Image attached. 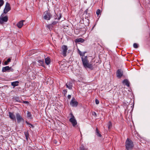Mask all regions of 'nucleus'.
Returning <instances> with one entry per match:
<instances>
[{
  "instance_id": "nucleus-34",
  "label": "nucleus",
  "mask_w": 150,
  "mask_h": 150,
  "mask_svg": "<svg viewBox=\"0 0 150 150\" xmlns=\"http://www.w3.org/2000/svg\"><path fill=\"white\" fill-rule=\"evenodd\" d=\"M71 95H68V98L69 99H70L71 98Z\"/></svg>"
},
{
  "instance_id": "nucleus-32",
  "label": "nucleus",
  "mask_w": 150,
  "mask_h": 150,
  "mask_svg": "<svg viewBox=\"0 0 150 150\" xmlns=\"http://www.w3.org/2000/svg\"><path fill=\"white\" fill-rule=\"evenodd\" d=\"M72 125L74 127H75L77 125V122H71Z\"/></svg>"
},
{
  "instance_id": "nucleus-25",
  "label": "nucleus",
  "mask_w": 150,
  "mask_h": 150,
  "mask_svg": "<svg viewBox=\"0 0 150 150\" xmlns=\"http://www.w3.org/2000/svg\"><path fill=\"white\" fill-rule=\"evenodd\" d=\"M80 150H87V149L85 148L84 146H82L80 147Z\"/></svg>"
},
{
  "instance_id": "nucleus-9",
  "label": "nucleus",
  "mask_w": 150,
  "mask_h": 150,
  "mask_svg": "<svg viewBox=\"0 0 150 150\" xmlns=\"http://www.w3.org/2000/svg\"><path fill=\"white\" fill-rule=\"evenodd\" d=\"M16 117L18 121L20 122L23 120V118L20 113H17L16 114Z\"/></svg>"
},
{
  "instance_id": "nucleus-16",
  "label": "nucleus",
  "mask_w": 150,
  "mask_h": 150,
  "mask_svg": "<svg viewBox=\"0 0 150 150\" xmlns=\"http://www.w3.org/2000/svg\"><path fill=\"white\" fill-rule=\"evenodd\" d=\"M84 40L82 38H79L78 39H76L75 40V42H84Z\"/></svg>"
},
{
  "instance_id": "nucleus-29",
  "label": "nucleus",
  "mask_w": 150,
  "mask_h": 150,
  "mask_svg": "<svg viewBox=\"0 0 150 150\" xmlns=\"http://www.w3.org/2000/svg\"><path fill=\"white\" fill-rule=\"evenodd\" d=\"M52 25H49L47 26V27L50 30L52 28Z\"/></svg>"
},
{
  "instance_id": "nucleus-19",
  "label": "nucleus",
  "mask_w": 150,
  "mask_h": 150,
  "mask_svg": "<svg viewBox=\"0 0 150 150\" xmlns=\"http://www.w3.org/2000/svg\"><path fill=\"white\" fill-rule=\"evenodd\" d=\"M19 82L18 81H16L11 83V85L14 87H15L18 85Z\"/></svg>"
},
{
  "instance_id": "nucleus-38",
  "label": "nucleus",
  "mask_w": 150,
  "mask_h": 150,
  "mask_svg": "<svg viewBox=\"0 0 150 150\" xmlns=\"http://www.w3.org/2000/svg\"><path fill=\"white\" fill-rule=\"evenodd\" d=\"M23 103L26 104H28V102L27 101H24L23 102Z\"/></svg>"
},
{
  "instance_id": "nucleus-15",
  "label": "nucleus",
  "mask_w": 150,
  "mask_h": 150,
  "mask_svg": "<svg viewBox=\"0 0 150 150\" xmlns=\"http://www.w3.org/2000/svg\"><path fill=\"white\" fill-rule=\"evenodd\" d=\"M45 62L47 65L49 64L50 62V59L49 57H47L45 59Z\"/></svg>"
},
{
  "instance_id": "nucleus-7",
  "label": "nucleus",
  "mask_w": 150,
  "mask_h": 150,
  "mask_svg": "<svg viewBox=\"0 0 150 150\" xmlns=\"http://www.w3.org/2000/svg\"><path fill=\"white\" fill-rule=\"evenodd\" d=\"M13 69H11V67H9L8 66H6L4 67H3L2 68V71L3 72H9L10 71H13Z\"/></svg>"
},
{
  "instance_id": "nucleus-20",
  "label": "nucleus",
  "mask_w": 150,
  "mask_h": 150,
  "mask_svg": "<svg viewBox=\"0 0 150 150\" xmlns=\"http://www.w3.org/2000/svg\"><path fill=\"white\" fill-rule=\"evenodd\" d=\"M27 116L28 117L30 118H31L32 115H31V113L30 112H29V111H27Z\"/></svg>"
},
{
  "instance_id": "nucleus-31",
  "label": "nucleus",
  "mask_w": 150,
  "mask_h": 150,
  "mask_svg": "<svg viewBox=\"0 0 150 150\" xmlns=\"http://www.w3.org/2000/svg\"><path fill=\"white\" fill-rule=\"evenodd\" d=\"M4 1L3 0H1V7L4 4Z\"/></svg>"
},
{
  "instance_id": "nucleus-3",
  "label": "nucleus",
  "mask_w": 150,
  "mask_h": 150,
  "mask_svg": "<svg viewBox=\"0 0 150 150\" xmlns=\"http://www.w3.org/2000/svg\"><path fill=\"white\" fill-rule=\"evenodd\" d=\"M5 15V13H2L1 15V24H3L8 21V17Z\"/></svg>"
},
{
  "instance_id": "nucleus-17",
  "label": "nucleus",
  "mask_w": 150,
  "mask_h": 150,
  "mask_svg": "<svg viewBox=\"0 0 150 150\" xmlns=\"http://www.w3.org/2000/svg\"><path fill=\"white\" fill-rule=\"evenodd\" d=\"M71 117L69 119L70 122H76V121L74 117L72 114H71Z\"/></svg>"
},
{
  "instance_id": "nucleus-30",
  "label": "nucleus",
  "mask_w": 150,
  "mask_h": 150,
  "mask_svg": "<svg viewBox=\"0 0 150 150\" xmlns=\"http://www.w3.org/2000/svg\"><path fill=\"white\" fill-rule=\"evenodd\" d=\"M112 124L111 123V122H110L109 124H108V128L109 129H110L111 128V127H112Z\"/></svg>"
},
{
  "instance_id": "nucleus-28",
  "label": "nucleus",
  "mask_w": 150,
  "mask_h": 150,
  "mask_svg": "<svg viewBox=\"0 0 150 150\" xmlns=\"http://www.w3.org/2000/svg\"><path fill=\"white\" fill-rule=\"evenodd\" d=\"M100 9H98L97 10V11H96V14L98 16L99 15V14H100Z\"/></svg>"
},
{
  "instance_id": "nucleus-23",
  "label": "nucleus",
  "mask_w": 150,
  "mask_h": 150,
  "mask_svg": "<svg viewBox=\"0 0 150 150\" xmlns=\"http://www.w3.org/2000/svg\"><path fill=\"white\" fill-rule=\"evenodd\" d=\"M79 54L80 55L82 56V57H83V56H84L85 54V52H82L81 51H79Z\"/></svg>"
},
{
  "instance_id": "nucleus-10",
  "label": "nucleus",
  "mask_w": 150,
  "mask_h": 150,
  "mask_svg": "<svg viewBox=\"0 0 150 150\" xmlns=\"http://www.w3.org/2000/svg\"><path fill=\"white\" fill-rule=\"evenodd\" d=\"M123 74V72L121 69H118L117 71V76L119 78H121Z\"/></svg>"
},
{
  "instance_id": "nucleus-1",
  "label": "nucleus",
  "mask_w": 150,
  "mask_h": 150,
  "mask_svg": "<svg viewBox=\"0 0 150 150\" xmlns=\"http://www.w3.org/2000/svg\"><path fill=\"white\" fill-rule=\"evenodd\" d=\"M81 59L83 65L85 68L92 69L93 67V65L91 62H89L87 56H85L84 57H81Z\"/></svg>"
},
{
  "instance_id": "nucleus-12",
  "label": "nucleus",
  "mask_w": 150,
  "mask_h": 150,
  "mask_svg": "<svg viewBox=\"0 0 150 150\" xmlns=\"http://www.w3.org/2000/svg\"><path fill=\"white\" fill-rule=\"evenodd\" d=\"M24 20H22L19 21L17 24V26L19 28H21L23 25V22Z\"/></svg>"
},
{
  "instance_id": "nucleus-21",
  "label": "nucleus",
  "mask_w": 150,
  "mask_h": 150,
  "mask_svg": "<svg viewBox=\"0 0 150 150\" xmlns=\"http://www.w3.org/2000/svg\"><path fill=\"white\" fill-rule=\"evenodd\" d=\"M11 61V59L10 58H8L7 61H5L4 63V64L5 65H7L8 64V63L10 62Z\"/></svg>"
},
{
  "instance_id": "nucleus-26",
  "label": "nucleus",
  "mask_w": 150,
  "mask_h": 150,
  "mask_svg": "<svg viewBox=\"0 0 150 150\" xmlns=\"http://www.w3.org/2000/svg\"><path fill=\"white\" fill-rule=\"evenodd\" d=\"M27 124L29 126V127H33V125L30 124V122H26Z\"/></svg>"
},
{
  "instance_id": "nucleus-5",
  "label": "nucleus",
  "mask_w": 150,
  "mask_h": 150,
  "mask_svg": "<svg viewBox=\"0 0 150 150\" xmlns=\"http://www.w3.org/2000/svg\"><path fill=\"white\" fill-rule=\"evenodd\" d=\"M11 9V8L8 2H6V3L3 13L6 14L8 11L10 10Z\"/></svg>"
},
{
  "instance_id": "nucleus-14",
  "label": "nucleus",
  "mask_w": 150,
  "mask_h": 150,
  "mask_svg": "<svg viewBox=\"0 0 150 150\" xmlns=\"http://www.w3.org/2000/svg\"><path fill=\"white\" fill-rule=\"evenodd\" d=\"M122 83L125 85H126L127 87H129V86L130 83L127 79H124L122 81Z\"/></svg>"
},
{
  "instance_id": "nucleus-40",
  "label": "nucleus",
  "mask_w": 150,
  "mask_h": 150,
  "mask_svg": "<svg viewBox=\"0 0 150 150\" xmlns=\"http://www.w3.org/2000/svg\"><path fill=\"white\" fill-rule=\"evenodd\" d=\"M88 9H86L85 11V13H87V12H88Z\"/></svg>"
},
{
  "instance_id": "nucleus-11",
  "label": "nucleus",
  "mask_w": 150,
  "mask_h": 150,
  "mask_svg": "<svg viewBox=\"0 0 150 150\" xmlns=\"http://www.w3.org/2000/svg\"><path fill=\"white\" fill-rule=\"evenodd\" d=\"M9 116L11 119L13 120H16V116L13 113L10 112H9Z\"/></svg>"
},
{
  "instance_id": "nucleus-18",
  "label": "nucleus",
  "mask_w": 150,
  "mask_h": 150,
  "mask_svg": "<svg viewBox=\"0 0 150 150\" xmlns=\"http://www.w3.org/2000/svg\"><path fill=\"white\" fill-rule=\"evenodd\" d=\"M96 134L97 136L99 137H101L102 136V135L100 134L99 130L97 128L96 129Z\"/></svg>"
},
{
  "instance_id": "nucleus-39",
  "label": "nucleus",
  "mask_w": 150,
  "mask_h": 150,
  "mask_svg": "<svg viewBox=\"0 0 150 150\" xmlns=\"http://www.w3.org/2000/svg\"><path fill=\"white\" fill-rule=\"evenodd\" d=\"M93 115H95L96 116V113L95 112H93Z\"/></svg>"
},
{
  "instance_id": "nucleus-36",
  "label": "nucleus",
  "mask_w": 150,
  "mask_h": 150,
  "mask_svg": "<svg viewBox=\"0 0 150 150\" xmlns=\"http://www.w3.org/2000/svg\"><path fill=\"white\" fill-rule=\"evenodd\" d=\"M57 23L56 22H54L52 23V25H54L56 24Z\"/></svg>"
},
{
  "instance_id": "nucleus-27",
  "label": "nucleus",
  "mask_w": 150,
  "mask_h": 150,
  "mask_svg": "<svg viewBox=\"0 0 150 150\" xmlns=\"http://www.w3.org/2000/svg\"><path fill=\"white\" fill-rule=\"evenodd\" d=\"M133 47L135 48H137L138 47V45L136 43H134Z\"/></svg>"
},
{
  "instance_id": "nucleus-35",
  "label": "nucleus",
  "mask_w": 150,
  "mask_h": 150,
  "mask_svg": "<svg viewBox=\"0 0 150 150\" xmlns=\"http://www.w3.org/2000/svg\"><path fill=\"white\" fill-rule=\"evenodd\" d=\"M63 92L65 94H66L67 93V90H63Z\"/></svg>"
},
{
  "instance_id": "nucleus-6",
  "label": "nucleus",
  "mask_w": 150,
  "mask_h": 150,
  "mask_svg": "<svg viewBox=\"0 0 150 150\" xmlns=\"http://www.w3.org/2000/svg\"><path fill=\"white\" fill-rule=\"evenodd\" d=\"M68 50L67 46L63 45L62 47V52L64 56L65 57L66 56V53Z\"/></svg>"
},
{
  "instance_id": "nucleus-37",
  "label": "nucleus",
  "mask_w": 150,
  "mask_h": 150,
  "mask_svg": "<svg viewBox=\"0 0 150 150\" xmlns=\"http://www.w3.org/2000/svg\"><path fill=\"white\" fill-rule=\"evenodd\" d=\"M54 143L55 144H57V142L56 140H54Z\"/></svg>"
},
{
  "instance_id": "nucleus-33",
  "label": "nucleus",
  "mask_w": 150,
  "mask_h": 150,
  "mask_svg": "<svg viewBox=\"0 0 150 150\" xmlns=\"http://www.w3.org/2000/svg\"><path fill=\"white\" fill-rule=\"evenodd\" d=\"M95 102H96V104H98L99 103V101L97 99H96Z\"/></svg>"
},
{
  "instance_id": "nucleus-24",
  "label": "nucleus",
  "mask_w": 150,
  "mask_h": 150,
  "mask_svg": "<svg viewBox=\"0 0 150 150\" xmlns=\"http://www.w3.org/2000/svg\"><path fill=\"white\" fill-rule=\"evenodd\" d=\"M25 137H26V139L27 140L28 139V137L29 136V134L28 132H25L24 133Z\"/></svg>"
},
{
  "instance_id": "nucleus-13",
  "label": "nucleus",
  "mask_w": 150,
  "mask_h": 150,
  "mask_svg": "<svg viewBox=\"0 0 150 150\" xmlns=\"http://www.w3.org/2000/svg\"><path fill=\"white\" fill-rule=\"evenodd\" d=\"M66 86L69 89H71L72 87V83L71 82H69L66 84Z\"/></svg>"
},
{
  "instance_id": "nucleus-22",
  "label": "nucleus",
  "mask_w": 150,
  "mask_h": 150,
  "mask_svg": "<svg viewBox=\"0 0 150 150\" xmlns=\"http://www.w3.org/2000/svg\"><path fill=\"white\" fill-rule=\"evenodd\" d=\"M38 62L40 64V65L43 66L44 64V61L43 59L42 60H39L38 61Z\"/></svg>"
},
{
  "instance_id": "nucleus-4",
  "label": "nucleus",
  "mask_w": 150,
  "mask_h": 150,
  "mask_svg": "<svg viewBox=\"0 0 150 150\" xmlns=\"http://www.w3.org/2000/svg\"><path fill=\"white\" fill-rule=\"evenodd\" d=\"M43 15L44 19L47 20H50L52 16L51 15L48 11H45L44 12Z\"/></svg>"
},
{
  "instance_id": "nucleus-2",
  "label": "nucleus",
  "mask_w": 150,
  "mask_h": 150,
  "mask_svg": "<svg viewBox=\"0 0 150 150\" xmlns=\"http://www.w3.org/2000/svg\"><path fill=\"white\" fill-rule=\"evenodd\" d=\"M125 146L126 149L127 150H132L134 146L133 142L128 138L127 139L126 141Z\"/></svg>"
},
{
  "instance_id": "nucleus-8",
  "label": "nucleus",
  "mask_w": 150,
  "mask_h": 150,
  "mask_svg": "<svg viewBox=\"0 0 150 150\" xmlns=\"http://www.w3.org/2000/svg\"><path fill=\"white\" fill-rule=\"evenodd\" d=\"M70 104L73 107H76L78 105V103L75 100V98L73 97L72 98Z\"/></svg>"
}]
</instances>
